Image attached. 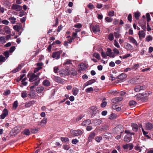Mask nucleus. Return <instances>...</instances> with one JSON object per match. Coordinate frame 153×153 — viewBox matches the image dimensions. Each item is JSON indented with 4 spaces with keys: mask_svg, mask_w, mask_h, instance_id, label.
Wrapping results in <instances>:
<instances>
[{
    "mask_svg": "<svg viewBox=\"0 0 153 153\" xmlns=\"http://www.w3.org/2000/svg\"><path fill=\"white\" fill-rule=\"evenodd\" d=\"M125 132L127 134L124 137V140L125 142H129L131 140L132 137L131 136L132 135H134V133H131L127 130H125Z\"/></svg>",
    "mask_w": 153,
    "mask_h": 153,
    "instance_id": "nucleus-2",
    "label": "nucleus"
},
{
    "mask_svg": "<svg viewBox=\"0 0 153 153\" xmlns=\"http://www.w3.org/2000/svg\"><path fill=\"white\" fill-rule=\"evenodd\" d=\"M114 45L117 48H119L120 47L118 42L116 40H114Z\"/></svg>",
    "mask_w": 153,
    "mask_h": 153,
    "instance_id": "nucleus-55",
    "label": "nucleus"
},
{
    "mask_svg": "<svg viewBox=\"0 0 153 153\" xmlns=\"http://www.w3.org/2000/svg\"><path fill=\"white\" fill-rule=\"evenodd\" d=\"M15 47L14 46H13L10 48V49L9 50V51L10 53H12L13 52V51L15 50Z\"/></svg>",
    "mask_w": 153,
    "mask_h": 153,
    "instance_id": "nucleus-60",
    "label": "nucleus"
},
{
    "mask_svg": "<svg viewBox=\"0 0 153 153\" xmlns=\"http://www.w3.org/2000/svg\"><path fill=\"white\" fill-rule=\"evenodd\" d=\"M113 53H114V54H118L119 53V51L116 48H115L113 49Z\"/></svg>",
    "mask_w": 153,
    "mask_h": 153,
    "instance_id": "nucleus-57",
    "label": "nucleus"
},
{
    "mask_svg": "<svg viewBox=\"0 0 153 153\" xmlns=\"http://www.w3.org/2000/svg\"><path fill=\"white\" fill-rule=\"evenodd\" d=\"M22 7L20 5L14 4H12L11 7V9L16 11H19L22 10Z\"/></svg>",
    "mask_w": 153,
    "mask_h": 153,
    "instance_id": "nucleus-6",
    "label": "nucleus"
},
{
    "mask_svg": "<svg viewBox=\"0 0 153 153\" xmlns=\"http://www.w3.org/2000/svg\"><path fill=\"white\" fill-rule=\"evenodd\" d=\"M76 131H74V130H71V136L74 137L76 136Z\"/></svg>",
    "mask_w": 153,
    "mask_h": 153,
    "instance_id": "nucleus-38",
    "label": "nucleus"
},
{
    "mask_svg": "<svg viewBox=\"0 0 153 153\" xmlns=\"http://www.w3.org/2000/svg\"><path fill=\"white\" fill-rule=\"evenodd\" d=\"M108 39L110 41H112L114 39V36L113 33H110L108 36Z\"/></svg>",
    "mask_w": 153,
    "mask_h": 153,
    "instance_id": "nucleus-37",
    "label": "nucleus"
},
{
    "mask_svg": "<svg viewBox=\"0 0 153 153\" xmlns=\"http://www.w3.org/2000/svg\"><path fill=\"white\" fill-rule=\"evenodd\" d=\"M47 121V119L46 118H44L41 121V123L44 126V125H45L46 124V123Z\"/></svg>",
    "mask_w": 153,
    "mask_h": 153,
    "instance_id": "nucleus-40",
    "label": "nucleus"
},
{
    "mask_svg": "<svg viewBox=\"0 0 153 153\" xmlns=\"http://www.w3.org/2000/svg\"><path fill=\"white\" fill-rule=\"evenodd\" d=\"M93 56L95 57L97 59L99 60L100 59V54L97 53H95L93 54Z\"/></svg>",
    "mask_w": 153,
    "mask_h": 153,
    "instance_id": "nucleus-32",
    "label": "nucleus"
},
{
    "mask_svg": "<svg viewBox=\"0 0 153 153\" xmlns=\"http://www.w3.org/2000/svg\"><path fill=\"white\" fill-rule=\"evenodd\" d=\"M106 53L104 51H102L101 53V54L102 57L104 58H106L107 55H106Z\"/></svg>",
    "mask_w": 153,
    "mask_h": 153,
    "instance_id": "nucleus-51",
    "label": "nucleus"
},
{
    "mask_svg": "<svg viewBox=\"0 0 153 153\" xmlns=\"http://www.w3.org/2000/svg\"><path fill=\"white\" fill-rule=\"evenodd\" d=\"M138 34L140 39L141 38L144 37L146 35L145 33L143 30L139 31Z\"/></svg>",
    "mask_w": 153,
    "mask_h": 153,
    "instance_id": "nucleus-24",
    "label": "nucleus"
},
{
    "mask_svg": "<svg viewBox=\"0 0 153 153\" xmlns=\"http://www.w3.org/2000/svg\"><path fill=\"white\" fill-rule=\"evenodd\" d=\"M0 42L2 43L6 42L4 36H2L0 37Z\"/></svg>",
    "mask_w": 153,
    "mask_h": 153,
    "instance_id": "nucleus-45",
    "label": "nucleus"
},
{
    "mask_svg": "<svg viewBox=\"0 0 153 153\" xmlns=\"http://www.w3.org/2000/svg\"><path fill=\"white\" fill-rule=\"evenodd\" d=\"M134 149L140 152L142 150L141 148L137 145L135 147Z\"/></svg>",
    "mask_w": 153,
    "mask_h": 153,
    "instance_id": "nucleus-50",
    "label": "nucleus"
},
{
    "mask_svg": "<svg viewBox=\"0 0 153 153\" xmlns=\"http://www.w3.org/2000/svg\"><path fill=\"white\" fill-rule=\"evenodd\" d=\"M128 39L130 42L133 44H134L136 46L138 45V44L136 40L132 36H129L128 38Z\"/></svg>",
    "mask_w": 153,
    "mask_h": 153,
    "instance_id": "nucleus-19",
    "label": "nucleus"
},
{
    "mask_svg": "<svg viewBox=\"0 0 153 153\" xmlns=\"http://www.w3.org/2000/svg\"><path fill=\"white\" fill-rule=\"evenodd\" d=\"M153 128V126L152 124L148 123L146 124V128L148 130H150Z\"/></svg>",
    "mask_w": 153,
    "mask_h": 153,
    "instance_id": "nucleus-26",
    "label": "nucleus"
},
{
    "mask_svg": "<svg viewBox=\"0 0 153 153\" xmlns=\"http://www.w3.org/2000/svg\"><path fill=\"white\" fill-rule=\"evenodd\" d=\"M1 23L5 25H8L9 23V21L6 20H4L2 21Z\"/></svg>",
    "mask_w": 153,
    "mask_h": 153,
    "instance_id": "nucleus-61",
    "label": "nucleus"
},
{
    "mask_svg": "<svg viewBox=\"0 0 153 153\" xmlns=\"http://www.w3.org/2000/svg\"><path fill=\"white\" fill-rule=\"evenodd\" d=\"M107 102H103L101 104V106L102 108L105 107L107 105Z\"/></svg>",
    "mask_w": 153,
    "mask_h": 153,
    "instance_id": "nucleus-62",
    "label": "nucleus"
},
{
    "mask_svg": "<svg viewBox=\"0 0 153 153\" xmlns=\"http://www.w3.org/2000/svg\"><path fill=\"white\" fill-rule=\"evenodd\" d=\"M131 126L134 131H136L138 130V126L137 124L132 123L131 124Z\"/></svg>",
    "mask_w": 153,
    "mask_h": 153,
    "instance_id": "nucleus-22",
    "label": "nucleus"
},
{
    "mask_svg": "<svg viewBox=\"0 0 153 153\" xmlns=\"http://www.w3.org/2000/svg\"><path fill=\"white\" fill-rule=\"evenodd\" d=\"M43 84L44 86L48 87L50 86L51 83L48 80L46 79L43 81Z\"/></svg>",
    "mask_w": 153,
    "mask_h": 153,
    "instance_id": "nucleus-27",
    "label": "nucleus"
},
{
    "mask_svg": "<svg viewBox=\"0 0 153 153\" xmlns=\"http://www.w3.org/2000/svg\"><path fill=\"white\" fill-rule=\"evenodd\" d=\"M152 37L150 35H149L146 37V40L147 42H149L152 40Z\"/></svg>",
    "mask_w": 153,
    "mask_h": 153,
    "instance_id": "nucleus-43",
    "label": "nucleus"
},
{
    "mask_svg": "<svg viewBox=\"0 0 153 153\" xmlns=\"http://www.w3.org/2000/svg\"><path fill=\"white\" fill-rule=\"evenodd\" d=\"M127 75L126 74L124 73H122L118 76L117 78L118 79L120 80H123L125 79Z\"/></svg>",
    "mask_w": 153,
    "mask_h": 153,
    "instance_id": "nucleus-20",
    "label": "nucleus"
},
{
    "mask_svg": "<svg viewBox=\"0 0 153 153\" xmlns=\"http://www.w3.org/2000/svg\"><path fill=\"white\" fill-rule=\"evenodd\" d=\"M93 123L95 126L99 125L102 123V121L100 120L96 119L94 120L92 122Z\"/></svg>",
    "mask_w": 153,
    "mask_h": 153,
    "instance_id": "nucleus-16",
    "label": "nucleus"
},
{
    "mask_svg": "<svg viewBox=\"0 0 153 153\" xmlns=\"http://www.w3.org/2000/svg\"><path fill=\"white\" fill-rule=\"evenodd\" d=\"M114 35L116 38L118 39L120 37L121 35L118 32H114Z\"/></svg>",
    "mask_w": 153,
    "mask_h": 153,
    "instance_id": "nucleus-41",
    "label": "nucleus"
},
{
    "mask_svg": "<svg viewBox=\"0 0 153 153\" xmlns=\"http://www.w3.org/2000/svg\"><path fill=\"white\" fill-rule=\"evenodd\" d=\"M22 66L21 64L19 65L18 67H17L13 71V72L14 73H16L22 68Z\"/></svg>",
    "mask_w": 153,
    "mask_h": 153,
    "instance_id": "nucleus-33",
    "label": "nucleus"
},
{
    "mask_svg": "<svg viewBox=\"0 0 153 153\" xmlns=\"http://www.w3.org/2000/svg\"><path fill=\"white\" fill-rule=\"evenodd\" d=\"M94 89L92 87H90L87 88L85 90V91L86 92H90L91 91H93Z\"/></svg>",
    "mask_w": 153,
    "mask_h": 153,
    "instance_id": "nucleus-54",
    "label": "nucleus"
},
{
    "mask_svg": "<svg viewBox=\"0 0 153 153\" xmlns=\"http://www.w3.org/2000/svg\"><path fill=\"white\" fill-rule=\"evenodd\" d=\"M78 67L79 68V70H78V72L79 73L81 72V70L83 71H84L87 68V65L84 63H82L79 65Z\"/></svg>",
    "mask_w": 153,
    "mask_h": 153,
    "instance_id": "nucleus-8",
    "label": "nucleus"
},
{
    "mask_svg": "<svg viewBox=\"0 0 153 153\" xmlns=\"http://www.w3.org/2000/svg\"><path fill=\"white\" fill-rule=\"evenodd\" d=\"M59 73L60 75H62V76H63L68 75L69 71L68 68H65V69H62L59 71Z\"/></svg>",
    "mask_w": 153,
    "mask_h": 153,
    "instance_id": "nucleus-7",
    "label": "nucleus"
},
{
    "mask_svg": "<svg viewBox=\"0 0 153 153\" xmlns=\"http://www.w3.org/2000/svg\"><path fill=\"white\" fill-rule=\"evenodd\" d=\"M90 111L92 113V114L93 115H95L98 111L97 107L95 106H92L90 108Z\"/></svg>",
    "mask_w": 153,
    "mask_h": 153,
    "instance_id": "nucleus-13",
    "label": "nucleus"
},
{
    "mask_svg": "<svg viewBox=\"0 0 153 153\" xmlns=\"http://www.w3.org/2000/svg\"><path fill=\"white\" fill-rule=\"evenodd\" d=\"M139 23L141 27V28L144 31H146V22L144 20L140 21L139 22Z\"/></svg>",
    "mask_w": 153,
    "mask_h": 153,
    "instance_id": "nucleus-10",
    "label": "nucleus"
},
{
    "mask_svg": "<svg viewBox=\"0 0 153 153\" xmlns=\"http://www.w3.org/2000/svg\"><path fill=\"white\" fill-rule=\"evenodd\" d=\"M95 82V80L94 79H91L86 82L85 84V86H87L88 85L92 84V83H94Z\"/></svg>",
    "mask_w": 153,
    "mask_h": 153,
    "instance_id": "nucleus-25",
    "label": "nucleus"
},
{
    "mask_svg": "<svg viewBox=\"0 0 153 153\" xmlns=\"http://www.w3.org/2000/svg\"><path fill=\"white\" fill-rule=\"evenodd\" d=\"M27 94L26 93L25 91H23L22 93L21 96L23 98H25L27 97Z\"/></svg>",
    "mask_w": 153,
    "mask_h": 153,
    "instance_id": "nucleus-46",
    "label": "nucleus"
},
{
    "mask_svg": "<svg viewBox=\"0 0 153 153\" xmlns=\"http://www.w3.org/2000/svg\"><path fill=\"white\" fill-rule=\"evenodd\" d=\"M28 96L30 97L33 98L36 97V95H35V91L33 90H31L29 93L28 94Z\"/></svg>",
    "mask_w": 153,
    "mask_h": 153,
    "instance_id": "nucleus-15",
    "label": "nucleus"
},
{
    "mask_svg": "<svg viewBox=\"0 0 153 153\" xmlns=\"http://www.w3.org/2000/svg\"><path fill=\"white\" fill-rule=\"evenodd\" d=\"M105 20L108 22H111L113 21V18L109 17H107L105 18Z\"/></svg>",
    "mask_w": 153,
    "mask_h": 153,
    "instance_id": "nucleus-36",
    "label": "nucleus"
},
{
    "mask_svg": "<svg viewBox=\"0 0 153 153\" xmlns=\"http://www.w3.org/2000/svg\"><path fill=\"white\" fill-rule=\"evenodd\" d=\"M136 102L134 100H131L129 103V104L130 106H134L136 104Z\"/></svg>",
    "mask_w": 153,
    "mask_h": 153,
    "instance_id": "nucleus-39",
    "label": "nucleus"
},
{
    "mask_svg": "<svg viewBox=\"0 0 153 153\" xmlns=\"http://www.w3.org/2000/svg\"><path fill=\"white\" fill-rule=\"evenodd\" d=\"M62 52V50L59 51H58L53 52L52 54V57L53 58H55L56 59L60 58V54Z\"/></svg>",
    "mask_w": 153,
    "mask_h": 153,
    "instance_id": "nucleus-3",
    "label": "nucleus"
},
{
    "mask_svg": "<svg viewBox=\"0 0 153 153\" xmlns=\"http://www.w3.org/2000/svg\"><path fill=\"white\" fill-rule=\"evenodd\" d=\"M54 80L56 82H61L62 79L59 77H55L54 78Z\"/></svg>",
    "mask_w": 153,
    "mask_h": 153,
    "instance_id": "nucleus-47",
    "label": "nucleus"
},
{
    "mask_svg": "<svg viewBox=\"0 0 153 153\" xmlns=\"http://www.w3.org/2000/svg\"><path fill=\"white\" fill-rule=\"evenodd\" d=\"M24 134L27 135H29L30 134V131L28 129H25L24 131Z\"/></svg>",
    "mask_w": 153,
    "mask_h": 153,
    "instance_id": "nucleus-53",
    "label": "nucleus"
},
{
    "mask_svg": "<svg viewBox=\"0 0 153 153\" xmlns=\"http://www.w3.org/2000/svg\"><path fill=\"white\" fill-rule=\"evenodd\" d=\"M22 25H15L13 26V29L17 32L19 31L20 29L22 28Z\"/></svg>",
    "mask_w": 153,
    "mask_h": 153,
    "instance_id": "nucleus-29",
    "label": "nucleus"
},
{
    "mask_svg": "<svg viewBox=\"0 0 153 153\" xmlns=\"http://www.w3.org/2000/svg\"><path fill=\"white\" fill-rule=\"evenodd\" d=\"M95 133L94 132H91L89 135L88 139L89 142L91 141L94 139L95 136Z\"/></svg>",
    "mask_w": 153,
    "mask_h": 153,
    "instance_id": "nucleus-21",
    "label": "nucleus"
},
{
    "mask_svg": "<svg viewBox=\"0 0 153 153\" xmlns=\"http://www.w3.org/2000/svg\"><path fill=\"white\" fill-rule=\"evenodd\" d=\"M6 59L5 58V57H4L3 55H0V63L4 62Z\"/></svg>",
    "mask_w": 153,
    "mask_h": 153,
    "instance_id": "nucleus-35",
    "label": "nucleus"
},
{
    "mask_svg": "<svg viewBox=\"0 0 153 153\" xmlns=\"http://www.w3.org/2000/svg\"><path fill=\"white\" fill-rule=\"evenodd\" d=\"M139 67V64H137L134 65L132 69H135L136 70Z\"/></svg>",
    "mask_w": 153,
    "mask_h": 153,
    "instance_id": "nucleus-63",
    "label": "nucleus"
},
{
    "mask_svg": "<svg viewBox=\"0 0 153 153\" xmlns=\"http://www.w3.org/2000/svg\"><path fill=\"white\" fill-rule=\"evenodd\" d=\"M147 86L145 85L140 86L137 85L134 88V91L136 92H139L141 90H144L146 89Z\"/></svg>",
    "mask_w": 153,
    "mask_h": 153,
    "instance_id": "nucleus-4",
    "label": "nucleus"
},
{
    "mask_svg": "<svg viewBox=\"0 0 153 153\" xmlns=\"http://www.w3.org/2000/svg\"><path fill=\"white\" fill-rule=\"evenodd\" d=\"M124 48L126 49L129 50H132L133 48V46L130 44L126 42L125 43Z\"/></svg>",
    "mask_w": 153,
    "mask_h": 153,
    "instance_id": "nucleus-12",
    "label": "nucleus"
},
{
    "mask_svg": "<svg viewBox=\"0 0 153 153\" xmlns=\"http://www.w3.org/2000/svg\"><path fill=\"white\" fill-rule=\"evenodd\" d=\"M8 19L10 21L12 24H14L16 22V18L14 17H11L9 18Z\"/></svg>",
    "mask_w": 153,
    "mask_h": 153,
    "instance_id": "nucleus-31",
    "label": "nucleus"
},
{
    "mask_svg": "<svg viewBox=\"0 0 153 153\" xmlns=\"http://www.w3.org/2000/svg\"><path fill=\"white\" fill-rule=\"evenodd\" d=\"M88 7L89 8L91 9H93L94 7V6L91 3L88 4Z\"/></svg>",
    "mask_w": 153,
    "mask_h": 153,
    "instance_id": "nucleus-64",
    "label": "nucleus"
},
{
    "mask_svg": "<svg viewBox=\"0 0 153 153\" xmlns=\"http://www.w3.org/2000/svg\"><path fill=\"white\" fill-rule=\"evenodd\" d=\"M35 101L34 100L30 101L27 103H26L25 104V106L26 107H29L34 104L35 103Z\"/></svg>",
    "mask_w": 153,
    "mask_h": 153,
    "instance_id": "nucleus-23",
    "label": "nucleus"
},
{
    "mask_svg": "<svg viewBox=\"0 0 153 153\" xmlns=\"http://www.w3.org/2000/svg\"><path fill=\"white\" fill-rule=\"evenodd\" d=\"M72 29L73 30V31H72L73 33L72 37L70 39H68L67 41L69 43H71L72 42L73 40L76 38V29H75L74 28H72Z\"/></svg>",
    "mask_w": 153,
    "mask_h": 153,
    "instance_id": "nucleus-5",
    "label": "nucleus"
},
{
    "mask_svg": "<svg viewBox=\"0 0 153 153\" xmlns=\"http://www.w3.org/2000/svg\"><path fill=\"white\" fill-rule=\"evenodd\" d=\"M3 54L5 56V58L7 59L9 56V53L8 51H6L3 53Z\"/></svg>",
    "mask_w": 153,
    "mask_h": 153,
    "instance_id": "nucleus-42",
    "label": "nucleus"
},
{
    "mask_svg": "<svg viewBox=\"0 0 153 153\" xmlns=\"http://www.w3.org/2000/svg\"><path fill=\"white\" fill-rule=\"evenodd\" d=\"M91 123V120L89 119H88L86 120L83 121L82 123V125L83 126H86L90 124Z\"/></svg>",
    "mask_w": 153,
    "mask_h": 153,
    "instance_id": "nucleus-28",
    "label": "nucleus"
},
{
    "mask_svg": "<svg viewBox=\"0 0 153 153\" xmlns=\"http://www.w3.org/2000/svg\"><path fill=\"white\" fill-rule=\"evenodd\" d=\"M44 88L42 86L37 87L36 89V91L39 94L41 93L44 90Z\"/></svg>",
    "mask_w": 153,
    "mask_h": 153,
    "instance_id": "nucleus-18",
    "label": "nucleus"
},
{
    "mask_svg": "<svg viewBox=\"0 0 153 153\" xmlns=\"http://www.w3.org/2000/svg\"><path fill=\"white\" fill-rule=\"evenodd\" d=\"M92 30L95 33L99 32L100 30L99 26L97 25L94 26L92 27Z\"/></svg>",
    "mask_w": 153,
    "mask_h": 153,
    "instance_id": "nucleus-14",
    "label": "nucleus"
},
{
    "mask_svg": "<svg viewBox=\"0 0 153 153\" xmlns=\"http://www.w3.org/2000/svg\"><path fill=\"white\" fill-rule=\"evenodd\" d=\"M70 64H72L71 60L70 59H67L66 62L64 63L63 65H65Z\"/></svg>",
    "mask_w": 153,
    "mask_h": 153,
    "instance_id": "nucleus-58",
    "label": "nucleus"
},
{
    "mask_svg": "<svg viewBox=\"0 0 153 153\" xmlns=\"http://www.w3.org/2000/svg\"><path fill=\"white\" fill-rule=\"evenodd\" d=\"M42 68V67H38L35 68L33 74H35Z\"/></svg>",
    "mask_w": 153,
    "mask_h": 153,
    "instance_id": "nucleus-52",
    "label": "nucleus"
},
{
    "mask_svg": "<svg viewBox=\"0 0 153 153\" xmlns=\"http://www.w3.org/2000/svg\"><path fill=\"white\" fill-rule=\"evenodd\" d=\"M106 54L107 56L112 58L114 57L115 56L114 53H113L111 50L109 48L107 49Z\"/></svg>",
    "mask_w": 153,
    "mask_h": 153,
    "instance_id": "nucleus-11",
    "label": "nucleus"
},
{
    "mask_svg": "<svg viewBox=\"0 0 153 153\" xmlns=\"http://www.w3.org/2000/svg\"><path fill=\"white\" fill-rule=\"evenodd\" d=\"M82 25L80 23L77 24V28H78L77 29V32L80 31L81 29H80V28L82 27Z\"/></svg>",
    "mask_w": 153,
    "mask_h": 153,
    "instance_id": "nucleus-56",
    "label": "nucleus"
},
{
    "mask_svg": "<svg viewBox=\"0 0 153 153\" xmlns=\"http://www.w3.org/2000/svg\"><path fill=\"white\" fill-rule=\"evenodd\" d=\"M114 12L113 11H110L108 13V15L112 17L114 15Z\"/></svg>",
    "mask_w": 153,
    "mask_h": 153,
    "instance_id": "nucleus-48",
    "label": "nucleus"
},
{
    "mask_svg": "<svg viewBox=\"0 0 153 153\" xmlns=\"http://www.w3.org/2000/svg\"><path fill=\"white\" fill-rule=\"evenodd\" d=\"M18 103L17 101H16L14 102L13 105V108L14 109H15L18 106Z\"/></svg>",
    "mask_w": 153,
    "mask_h": 153,
    "instance_id": "nucleus-44",
    "label": "nucleus"
},
{
    "mask_svg": "<svg viewBox=\"0 0 153 153\" xmlns=\"http://www.w3.org/2000/svg\"><path fill=\"white\" fill-rule=\"evenodd\" d=\"M61 140L62 142H67L69 141V139L68 138L65 137H61Z\"/></svg>",
    "mask_w": 153,
    "mask_h": 153,
    "instance_id": "nucleus-59",
    "label": "nucleus"
},
{
    "mask_svg": "<svg viewBox=\"0 0 153 153\" xmlns=\"http://www.w3.org/2000/svg\"><path fill=\"white\" fill-rule=\"evenodd\" d=\"M142 95L141 94H139L138 95H135V97L137 98V100H139L140 99L143 102H146L147 100V98H145V100H144V99L142 98Z\"/></svg>",
    "mask_w": 153,
    "mask_h": 153,
    "instance_id": "nucleus-17",
    "label": "nucleus"
},
{
    "mask_svg": "<svg viewBox=\"0 0 153 153\" xmlns=\"http://www.w3.org/2000/svg\"><path fill=\"white\" fill-rule=\"evenodd\" d=\"M4 30L6 33L7 34H10L11 32L10 28L8 26H5L4 27Z\"/></svg>",
    "mask_w": 153,
    "mask_h": 153,
    "instance_id": "nucleus-30",
    "label": "nucleus"
},
{
    "mask_svg": "<svg viewBox=\"0 0 153 153\" xmlns=\"http://www.w3.org/2000/svg\"><path fill=\"white\" fill-rule=\"evenodd\" d=\"M8 111L6 109H4L3 111L2 114L0 115V118L1 119H3L8 114Z\"/></svg>",
    "mask_w": 153,
    "mask_h": 153,
    "instance_id": "nucleus-9",
    "label": "nucleus"
},
{
    "mask_svg": "<svg viewBox=\"0 0 153 153\" xmlns=\"http://www.w3.org/2000/svg\"><path fill=\"white\" fill-rule=\"evenodd\" d=\"M140 15V13L139 12H137L134 13V16L137 20H138Z\"/></svg>",
    "mask_w": 153,
    "mask_h": 153,
    "instance_id": "nucleus-34",
    "label": "nucleus"
},
{
    "mask_svg": "<svg viewBox=\"0 0 153 153\" xmlns=\"http://www.w3.org/2000/svg\"><path fill=\"white\" fill-rule=\"evenodd\" d=\"M27 76L28 77H29L30 81L33 83H35V85H38L39 84L40 78L37 77L35 74L33 73L30 76L28 74Z\"/></svg>",
    "mask_w": 153,
    "mask_h": 153,
    "instance_id": "nucleus-1",
    "label": "nucleus"
},
{
    "mask_svg": "<svg viewBox=\"0 0 153 153\" xmlns=\"http://www.w3.org/2000/svg\"><path fill=\"white\" fill-rule=\"evenodd\" d=\"M102 137L101 136H98L95 138V140L97 142H100L102 140Z\"/></svg>",
    "mask_w": 153,
    "mask_h": 153,
    "instance_id": "nucleus-49",
    "label": "nucleus"
}]
</instances>
